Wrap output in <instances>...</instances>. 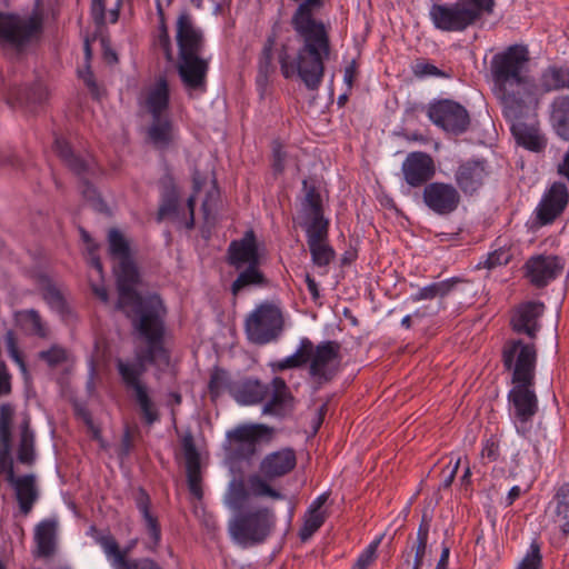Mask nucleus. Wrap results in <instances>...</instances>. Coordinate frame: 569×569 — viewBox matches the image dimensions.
<instances>
[{"label":"nucleus","mask_w":569,"mask_h":569,"mask_svg":"<svg viewBox=\"0 0 569 569\" xmlns=\"http://www.w3.org/2000/svg\"><path fill=\"white\" fill-rule=\"evenodd\" d=\"M113 272L118 291L116 309L131 319L134 330L146 341L144 349L134 351V360L117 358L116 369L126 390L133 391L144 421L152 425L159 420V413L142 377L148 365L168 366L170 362V352L164 346L166 327L162 312L166 309L159 295L143 297L136 289L141 282V276L133 257L118 261Z\"/></svg>","instance_id":"nucleus-1"},{"label":"nucleus","mask_w":569,"mask_h":569,"mask_svg":"<svg viewBox=\"0 0 569 569\" xmlns=\"http://www.w3.org/2000/svg\"><path fill=\"white\" fill-rule=\"evenodd\" d=\"M529 50L522 44H512L491 59L495 93L512 114L518 103L538 99V87L529 74Z\"/></svg>","instance_id":"nucleus-2"},{"label":"nucleus","mask_w":569,"mask_h":569,"mask_svg":"<svg viewBox=\"0 0 569 569\" xmlns=\"http://www.w3.org/2000/svg\"><path fill=\"white\" fill-rule=\"evenodd\" d=\"M226 261L238 271L230 287L232 296L237 297L246 289L263 288L269 284L268 278L260 268L258 241L252 229L246 231L241 239L229 243Z\"/></svg>","instance_id":"nucleus-3"},{"label":"nucleus","mask_w":569,"mask_h":569,"mask_svg":"<svg viewBox=\"0 0 569 569\" xmlns=\"http://www.w3.org/2000/svg\"><path fill=\"white\" fill-rule=\"evenodd\" d=\"M496 0H458L453 3L433 2L429 18L437 30L462 32L477 24L485 14H491Z\"/></svg>","instance_id":"nucleus-4"},{"label":"nucleus","mask_w":569,"mask_h":569,"mask_svg":"<svg viewBox=\"0 0 569 569\" xmlns=\"http://www.w3.org/2000/svg\"><path fill=\"white\" fill-rule=\"evenodd\" d=\"M297 465L296 452L291 448H284L268 453L259 465V471L249 475L247 483L254 497H270L282 499L283 495L273 489L270 482L290 473Z\"/></svg>","instance_id":"nucleus-5"},{"label":"nucleus","mask_w":569,"mask_h":569,"mask_svg":"<svg viewBox=\"0 0 569 569\" xmlns=\"http://www.w3.org/2000/svg\"><path fill=\"white\" fill-rule=\"evenodd\" d=\"M43 32V18L33 12L27 18L16 13L0 12V42L23 52L29 44L40 39Z\"/></svg>","instance_id":"nucleus-6"},{"label":"nucleus","mask_w":569,"mask_h":569,"mask_svg":"<svg viewBox=\"0 0 569 569\" xmlns=\"http://www.w3.org/2000/svg\"><path fill=\"white\" fill-rule=\"evenodd\" d=\"M538 348L535 340H507L501 349L503 369L511 373V382L536 380Z\"/></svg>","instance_id":"nucleus-7"},{"label":"nucleus","mask_w":569,"mask_h":569,"mask_svg":"<svg viewBox=\"0 0 569 569\" xmlns=\"http://www.w3.org/2000/svg\"><path fill=\"white\" fill-rule=\"evenodd\" d=\"M539 99L525 103H518L513 114L508 111L507 106L502 107L503 117L510 122V130L516 142L532 152H541L546 146V139L539 133L533 112L537 109Z\"/></svg>","instance_id":"nucleus-8"},{"label":"nucleus","mask_w":569,"mask_h":569,"mask_svg":"<svg viewBox=\"0 0 569 569\" xmlns=\"http://www.w3.org/2000/svg\"><path fill=\"white\" fill-rule=\"evenodd\" d=\"M274 526V515L269 508L239 512L229 523L231 536L240 543L257 545L266 540Z\"/></svg>","instance_id":"nucleus-9"},{"label":"nucleus","mask_w":569,"mask_h":569,"mask_svg":"<svg viewBox=\"0 0 569 569\" xmlns=\"http://www.w3.org/2000/svg\"><path fill=\"white\" fill-rule=\"evenodd\" d=\"M248 339L257 345H266L278 339L283 330L281 310L272 303H261L247 318L244 325Z\"/></svg>","instance_id":"nucleus-10"},{"label":"nucleus","mask_w":569,"mask_h":569,"mask_svg":"<svg viewBox=\"0 0 569 569\" xmlns=\"http://www.w3.org/2000/svg\"><path fill=\"white\" fill-rule=\"evenodd\" d=\"M272 433L273 429L267 425H240L227 432V439L234 458L250 461L258 453L261 441L269 442Z\"/></svg>","instance_id":"nucleus-11"},{"label":"nucleus","mask_w":569,"mask_h":569,"mask_svg":"<svg viewBox=\"0 0 569 569\" xmlns=\"http://www.w3.org/2000/svg\"><path fill=\"white\" fill-rule=\"evenodd\" d=\"M428 117L437 127L453 136L465 133L470 126V117L467 109L449 99L430 103Z\"/></svg>","instance_id":"nucleus-12"},{"label":"nucleus","mask_w":569,"mask_h":569,"mask_svg":"<svg viewBox=\"0 0 569 569\" xmlns=\"http://www.w3.org/2000/svg\"><path fill=\"white\" fill-rule=\"evenodd\" d=\"M341 345L336 340H326L316 346L309 373L318 386L331 381L339 371Z\"/></svg>","instance_id":"nucleus-13"},{"label":"nucleus","mask_w":569,"mask_h":569,"mask_svg":"<svg viewBox=\"0 0 569 569\" xmlns=\"http://www.w3.org/2000/svg\"><path fill=\"white\" fill-rule=\"evenodd\" d=\"M563 268L565 260L556 254L531 256L522 267L525 278L537 289L546 288L560 277Z\"/></svg>","instance_id":"nucleus-14"},{"label":"nucleus","mask_w":569,"mask_h":569,"mask_svg":"<svg viewBox=\"0 0 569 569\" xmlns=\"http://www.w3.org/2000/svg\"><path fill=\"white\" fill-rule=\"evenodd\" d=\"M177 71L189 97H192V92L207 91L208 59L201 58L200 54L178 56Z\"/></svg>","instance_id":"nucleus-15"},{"label":"nucleus","mask_w":569,"mask_h":569,"mask_svg":"<svg viewBox=\"0 0 569 569\" xmlns=\"http://www.w3.org/2000/svg\"><path fill=\"white\" fill-rule=\"evenodd\" d=\"M545 309L546 306L541 301H525L516 306L509 320L512 332L536 340L541 329L540 318Z\"/></svg>","instance_id":"nucleus-16"},{"label":"nucleus","mask_w":569,"mask_h":569,"mask_svg":"<svg viewBox=\"0 0 569 569\" xmlns=\"http://www.w3.org/2000/svg\"><path fill=\"white\" fill-rule=\"evenodd\" d=\"M458 189L446 182H429L422 191V200L426 207L439 216H448L455 212L460 204Z\"/></svg>","instance_id":"nucleus-17"},{"label":"nucleus","mask_w":569,"mask_h":569,"mask_svg":"<svg viewBox=\"0 0 569 569\" xmlns=\"http://www.w3.org/2000/svg\"><path fill=\"white\" fill-rule=\"evenodd\" d=\"M569 203V191L563 182H553L543 193L537 209L536 220L540 226L553 223Z\"/></svg>","instance_id":"nucleus-18"},{"label":"nucleus","mask_w":569,"mask_h":569,"mask_svg":"<svg viewBox=\"0 0 569 569\" xmlns=\"http://www.w3.org/2000/svg\"><path fill=\"white\" fill-rule=\"evenodd\" d=\"M512 389L508 400L513 406L515 418L521 423H528L538 412V398L535 392V380L511 382Z\"/></svg>","instance_id":"nucleus-19"},{"label":"nucleus","mask_w":569,"mask_h":569,"mask_svg":"<svg viewBox=\"0 0 569 569\" xmlns=\"http://www.w3.org/2000/svg\"><path fill=\"white\" fill-rule=\"evenodd\" d=\"M405 181L412 188L425 187L435 176L432 157L423 151L408 153L401 166Z\"/></svg>","instance_id":"nucleus-20"},{"label":"nucleus","mask_w":569,"mask_h":569,"mask_svg":"<svg viewBox=\"0 0 569 569\" xmlns=\"http://www.w3.org/2000/svg\"><path fill=\"white\" fill-rule=\"evenodd\" d=\"M269 386L268 400L262 407V413L278 418L290 416L296 408V398L281 377H273Z\"/></svg>","instance_id":"nucleus-21"},{"label":"nucleus","mask_w":569,"mask_h":569,"mask_svg":"<svg viewBox=\"0 0 569 569\" xmlns=\"http://www.w3.org/2000/svg\"><path fill=\"white\" fill-rule=\"evenodd\" d=\"M178 56L200 54L204 47V38L201 30L193 24L191 16L183 11L177 19Z\"/></svg>","instance_id":"nucleus-22"},{"label":"nucleus","mask_w":569,"mask_h":569,"mask_svg":"<svg viewBox=\"0 0 569 569\" xmlns=\"http://www.w3.org/2000/svg\"><path fill=\"white\" fill-rule=\"evenodd\" d=\"M7 481L14 489V496L20 513L24 517L28 516L39 499V489L37 487L36 476L29 473L17 477L12 466L10 465V470L7 472Z\"/></svg>","instance_id":"nucleus-23"},{"label":"nucleus","mask_w":569,"mask_h":569,"mask_svg":"<svg viewBox=\"0 0 569 569\" xmlns=\"http://www.w3.org/2000/svg\"><path fill=\"white\" fill-rule=\"evenodd\" d=\"M183 456L186 460L187 482L190 493L197 498L202 499V476L200 467V455L194 443L193 436L187 433L181 440Z\"/></svg>","instance_id":"nucleus-24"},{"label":"nucleus","mask_w":569,"mask_h":569,"mask_svg":"<svg viewBox=\"0 0 569 569\" xmlns=\"http://www.w3.org/2000/svg\"><path fill=\"white\" fill-rule=\"evenodd\" d=\"M486 176L485 160H468L459 164L455 180L465 194L472 196L482 187Z\"/></svg>","instance_id":"nucleus-25"},{"label":"nucleus","mask_w":569,"mask_h":569,"mask_svg":"<svg viewBox=\"0 0 569 569\" xmlns=\"http://www.w3.org/2000/svg\"><path fill=\"white\" fill-rule=\"evenodd\" d=\"M134 503L142 516L147 532L150 538L148 549L156 551L161 541V526L158 517L151 512V498L144 488L139 487L134 495Z\"/></svg>","instance_id":"nucleus-26"},{"label":"nucleus","mask_w":569,"mask_h":569,"mask_svg":"<svg viewBox=\"0 0 569 569\" xmlns=\"http://www.w3.org/2000/svg\"><path fill=\"white\" fill-rule=\"evenodd\" d=\"M269 386L257 378L247 377L237 381L232 398L240 405L253 406L268 398Z\"/></svg>","instance_id":"nucleus-27"},{"label":"nucleus","mask_w":569,"mask_h":569,"mask_svg":"<svg viewBox=\"0 0 569 569\" xmlns=\"http://www.w3.org/2000/svg\"><path fill=\"white\" fill-rule=\"evenodd\" d=\"M462 282H466V280L459 277H452L446 280L431 282L420 288L416 293L411 295L410 299L412 302L439 299L440 308L445 309L442 300L451 295L457 289L458 284Z\"/></svg>","instance_id":"nucleus-28"},{"label":"nucleus","mask_w":569,"mask_h":569,"mask_svg":"<svg viewBox=\"0 0 569 569\" xmlns=\"http://www.w3.org/2000/svg\"><path fill=\"white\" fill-rule=\"evenodd\" d=\"M170 103V90L164 77H160L156 84L148 91L146 107L151 118L164 117Z\"/></svg>","instance_id":"nucleus-29"},{"label":"nucleus","mask_w":569,"mask_h":569,"mask_svg":"<svg viewBox=\"0 0 569 569\" xmlns=\"http://www.w3.org/2000/svg\"><path fill=\"white\" fill-rule=\"evenodd\" d=\"M183 214V209L179 203V191L177 187L173 183L164 186L161 192L160 206L157 212V221L161 222L164 219L180 221Z\"/></svg>","instance_id":"nucleus-30"},{"label":"nucleus","mask_w":569,"mask_h":569,"mask_svg":"<svg viewBox=\"0 0 569 569\" xmlns=\"http://www.w3.org/2000/svg\"><path fill=\"white\" fill-rule=\"evenodd\" d=\"M38 283L44 302L58 313L67 315L69 312L68 302L56 282L48 274L42 273L38 277Z\"/></svg>","instance_id":"nucleus-31"},{"label":"nucleus","mask_w":569,"mask_h":569,"mask_svg":"<svg viewBox=\"0 0 569 569\" xmlns=\"http://www.w3.org/2000/svg\"><path fill=\"white\" fill-rule=\"evenodd\" d=\"M300 227L305 230L307 242L317 240H328L330 221L325 216V211L300 214Z\"/></svg>","instance_id":"nucleus-32"},{"label":"nucleus","mask_w":569,"mask_h":569,"mask_svg":"<svg viewBox=\"0 0 569 569\" xmlns=\"http://www.w3.org/2000/svg\"><path fill=\"white\" fill-rule=\"evenodd\" d=\"M53 150L61 161L78 177H84L90 172V164L87 160L76 154L67 140L56 138Z\"/></svg>","instance_id":"nucleus-33"},{"label":"nucleus","mask_w":569,"mask_h":569,"mask_svg":"<svg viewBox=\"0 0 569 569\" xmlns=\"http://www.w3.org/2000/svg\"><path fill=\"white\" fill-rule=\"evenodd\" d=\"M57 523L53 520H42L36 526L34 541L37 556L48 558L56 551Z\"/></svg>","instance_id":"nucleus-34"},{"label":"nucleus","mask_w":569,"mask_h":569,"mask_svg":"<svg viewBox=\"0 0 569 569\" xmlns=\"http://www.w3.org/2000/svg\"><path fill=\"white\" fill-rule=\"evenodd\" d=\"M147 137L157 149H167L173 141V123L168 116L152 118Z\"/></svg>","instance_id":"nucleus-35"},{"label":"nucleus","mask_w":569,"mask_h":569,"mask_svg":"<svg viewBox=\"0 0 569 569\" xmlns=\"http://www.w3.org/2000/svg\"><path fill=\"white\" fill-rule=\"evenodd\" d=\"M279 28V21H276L271 28L270 34H268L258 61V81L267 82L269 77L276 71L273 64V48L278 37L277 29Z\"/></svg>","instance_id":"nucleus-36"},{"label":"nucleus","mask_w":569,"mask_h":569,"mask_svg":"<svg viewBox=\"0 0 569 569\" xmlns=\"http://www.w3.org/2000/svg\"><path fill=\"white\" fill-rule=\"evenodd\" d=\"M315 348L316 346L309 338H302L297 351L293 355L271 363L272 370L283 371L286 369L300 368L308 362L310 365L312 361Z\"/></svg>","instance_id":"nucleus-37"},{"label":"nucleus","mask_w":569,"mask_h":569,"mask_svg":"<svg viewBox=\"0 0 569 569\" xmlns=\"http://www.w3.org/2000/svg\"><path fill=\"white\" fill-rule=\"evenodd\" d=\"M550 120L556 133L569 141V96H559L551 103Z\"/></svg>","instance_id":"nucleus-38"},{"label":"nucleus","mask_w":569,"mask_h":569,"mask_svg":"<svg viewBox=\"0 0 569 569\" xmlns=\"http://www.w3.org/2000/svg\"><path fill=\"white\" fill-rule=\"evenodd\" d=\"M236 385L237 381L231 380L230 375L226 369L214 366L210 372V379L208 382L210 399L216 401L223 391H228L232 397Z\"/></svg>","instance_id":"nucleus-39"},{"label":"nucleus","mask_w":569,"mask_h":569,"mask_svg":"<svg viewBox=\"0 0 569 569\" xmlns=\"http://www.w3.org/2000/svg\"><path fill=\"white\" fill-rule=\"evenodd\" d=\"M16 320L21 328L31 335L46 339L49 337V329L36 309L20 310L16 312Z\"/></svg>","instance_id":"nucleus-40"},{"label":"nucleus","mask_w":569,"mask_h":569,"mask_svg":"<svg viewBox=\"0 0 569 569\" xmlns=\"http://www.w3.org/2000/svg\"><path fill=\"white\" fill-rule=\"evenodd\" d=\"M303 197L300 201V214L325 211L322 197L316 183L309 179L302 180Z\"/></svg>","instance_id":"nucleus-41"},{"label":"nucleus","mask_w":569,"mask_h":569,"mask_svg":"<svg viewBox=\"0 0 569 569\" xmlns=\"http://www.w3.org/2000/svg\"><path fill=\"white\" fill-rule=\"evenodd\" d=\"M540 86L545 92L569 88V68L548 67L541 73Z\"/></svg>","instance_id":"nucleus-42"},{"label":"nucleus","mask_w":569,"mask_h":569,"mask_svg":"<svg viewBox=\"0 0 569 569\" xmlns=\"http://www.w3.org/2000/svg\"><path fill=\"white\" fill-rule=\"evenodd\" d=\"M18 460L24 465H31L34 461V432L30 428L28 418L20 426Z\"/></svg>","instance_id":"nucleus-43"},{"label":"nucleus","mask_w":569,"mask_h":569,"mask_svg":"<svg viewBox=\"0 0 569 569\" xmlns=\"http://www.w3.org/2000/svg\"><path fill=\"white\" fill-rule=\"evenodd\" d=\"M250 495H252V492L249 487L248 489L246 488L243 480L233 479L229 483L228 492L226 496L227 505L231 510L239 513L243 509Z\"/></svg>","instance_id":"nucleus-44"},{"label":"nucleus","mask_w":569,"mask_h":569,"mask_svg":"<svg viewBox=\"0 0 569 569\" xmlns=\"http://www.w3.org/2000/svg\"><path fill=\"white\" fill-rule=\"evenodd\" d=\"M311 261L318 268H327L336 258L335 249L328 243V240H317L307 242Z\"/></svg>","instance_id":"nucleus-45"},{"label":"nucleus","mask_w":569,"mask_h":569,"mask_svg":"<svg viewBox=\"0 0 569 569\" xmlns=\"http://www.w3.org/2000/svg\"><path fill=\"white\" fill-rule=\"evenodd\" d=\"M108 250L110 257L118 261L132 257L129 241L116 228H111L108 232Z\"/></svg>","instance_id":"nucleus-46"},{"label":"nucleus","mask_w":569,"mask_h":569,"mask_svg":"<svg viewBox=\"0 0 569 569\" xmlns=\"http://www.w3.org/2000/svg\"><path fill=\"white\" fill-rule=\"evenodd\" d=\"M553 500L556 501L555 513L563 520L561 532L567 536L569 535V482L562 483L556 490Z\"/></svg>","instance_id":"nucleus-47"},{"label":"nucleus","mask_w":569,"mask_h":569,"mask_svg":"<svg viewBox=\"0 0 569 569\" xmlns=\"http://www.w3.org/2000/svg\"><path fill=\"white\" fill-rule=\"evenodd\" d=\"M100 543L109 558H112L114 569H124L131 559L128 558L129 548L121 550L118 542L111 536L102 537Z\"/></svg>","instance_id":"nucleus-48"},{"label":"nucleus","mask_w":569,"mask_h":569,"mask_svg":"<svg viewBox=\"0 0 569 569\" xmlns=\"http://www.w3.org/2000/svg\"><path fill=\"white\" fill-rule=\"evenodd\" d=\"M327 519L326 511H307L305 516V521L302 527L299 530V538L301 541L309 540L315 532H317L321 526L325 523Z\"/></svg>","instance_id":"nucleus-49"},{"label":"nucleus","mask_w":569,"mask_h":569,"mask_svg":"<svg viewBox=\"0 0 569 569\" xmlns=\"http://www.w3.org/2000/svg\"><path fill=\"white\" fill-rule=\"evenodd\" d=\"M157 16L159 18V36H158V44L163 50L164 56L168 60L172 59V48L171 40L166 22V14L162 8L161 1L156 0Z\"/></svg>","instance_id":"nucleus-50"},{"label":"nucleus","mask_w":569,"mask_h":569,"mask_svg":"<svg viewBox=\"0 0 569 569\" xmlns=\"http://www.w3.org/2000/svg\"><path fill=\"white\" fill-rule=\"evenodd\" d=\"M4 345L9 357L19 366L22 373L27 372V363L19 348L18 336L14 330L9 329L3 336Z\"/></svg>","instance_id":"nucleus-51"},{"label":"nucleus","mask_w":569,"mask_h":569,"mask_svg":"<svg viewBox=\"0 0 569 569\" xmlns=\"http://www.w3.org/2000/svg\"><path fill=\"white\" fill-rule=\"evenodd\" d=\"M12 418H13V408L11 407V405L2 403L0 406V446L11 445Z\"/></svg>","instance_id":"nucleus-52"},{"label":"nucleus","mask_w":569,"mask_h":569,"mask_svg":"<svg viewBox=\"0 0 569 569\" xmlns=\"http://www.w3.org/2000/svg\"><path fill=\"white\" fill-rule=\"evenodd\" d=\"M38 358L44 361L50 368H56L67 361L68 353L62 346L52 345L49 349L39 351Z\"/></svg>","instance_id":"nucleus-53"},{"label":"nucleus","mask_w":569,"mask_h":569,"mask_svg":"<svg viewBox=\"0 0 569 569\" xmlns=\"http://www.w3.org/2000/svg\"><path fill=\"white\" fill-rule=\"evenodd\" d=\"M542 567V555L540 552V546L537 542L530 545L529 551L521 560L518 569H541Z\"/></svg>","instance_id":"nucleus-54"},{"label":"nucleus","mask_w":569,"mask_h":569,"mask_svg":"<svg viewBox=\"0 0 569 569\" xmlns=\"http://www.w3.org/2000/svg\"><path fill=\"white\" fill-rule=\"evenodd\" d=\"M429 521L423 516L417 532V543L415 546V558L423 559L426 555L428 537H429Z\"/></svg>","instance_id":"nucleus-55"},{"label":"nucleus","mask_w":569,"mask_h":569,"mask_svg":"<svg viewBox=\"0 0 569 569\" xmlns=\"http://www.w3.org/2000/svg\"><path fill=\"white\" fill-rule=\"evenodd\" d=\"M272 149V169L276 174H281L286 168L287 152L283 150V144L280 140H273L271 143Z\"/></svg>","instance_id":"nucleus-56"},{"label":"nucleus","mask_w":569,"mask_h":569,"mask_svg":"<svg viewBox=\"0 0 569 569\" xmlns=\"http://www.w3.org/2000/svg\"><path fill=\"white\" fill-rule=\"evenodd\" d=\"M412 72L418 78L425 77H439V78H449L450 76L445 71L440 70L438 67L426 62L423 60L417 61V63L412 67Z\"/></svg>","instance_id":"nucleus-57"},{"label":"nucleus","mask_w":569,"mask_h":569,"mask_svg":"<svg viewBox=\"0 0 569 569\" xmlns=\"http://www.w3.org/2000/svg\"><path fill=\"white\" fill-rule=\"evenodd\" d=\"M90 14L97 28L106 26V0H91Z\"/></svg>","instance_id":"nucleus-58"},{"label":"nucleus","mask_w":569,"mask_h":569,"mask_svg":"<svg viewBox=\"0 0 569 569\" xmlns=\"http://www.w3.org/2000/svg\"><path fill=\"white\" fill-rule=\"evenodd\" d=\"M81 178V193L83 198L88 201H90L94 207L103 206V200L101 199L98 190L96 187L90 183L87 179L83 177Z\"/></svg>","instance_id":"nucleus-59"},{"label":"nucleus","mask_w":569,"mask_h":569,"mask_svg":"<svg viewBox=\"0 0 569 569\" xmlns=\"http://www.w3.org/2000/svg\"><path fill=\"white\" fill-rule=\"evenodd\" d=\"M378 543L379 541H376L367 547V549L358 557L353 566L355 569H367L373 562Z\"/></svg>","instance_id":"nucleus-60"},{"label":"nucleus","mask_w":569,"mask_h":569,"mask_svg":"<svg viewBox=\"0 0 569 569\" xmlns=\"http://www.w3.org/2000/svg\"><path fill=\"white\" fill-rule=\"evenodd\" d=\"M124 569H163L158 562L150 558L131 559Z\"/></svg>","instance_id":"nucleus-61"},{"label":"nucleus","mask_w":569,"mask_h":569,"mask_svg":"<svg viewBox=\"0 0 569 569\" xmlns=\"http://www.w3.org/2000/svg\"><path fill=\"white\" fill-rule=\"evenodd\" d=\"M481 457L488 458L489 461H496L499 458V443L493 439L489 438L486 440L485 446L481 450Z\"/></svg>","instance_id":"nucleus-62"},{"label":"nucleus","mask_w":569,"mask_h":569,"mask_svg":"<svg viewBox=\"0 0 569 569\" xmlns=\"http://www.w3.org/2000/svg\"><path fill=\"white\" fill-rule=\"evenodd\" d=\"M510 260V254L503 250H497L490 253L487 258L486 264L489 269L497 266L507 264Z\"/></svg>","instance_id":"nucleus-63"},{"label":"nucleus","mask_w":569,"mask_h":569,"mask_svg":"<svg viewBox=\"0 0 569 569\" xmlns=\"http://www.w3.org/2000/svg\"><path fill=\"white\" fill-rule=\"evenodd\" d=\"M358 62L356 59H352L350 63L345 68L343 81L348 87V90L351 91L355 84L356 78L358 76Z\"/></svg>","instance_id":"nucleus-64"}]
</instances>
